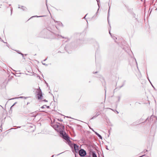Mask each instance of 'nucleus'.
<instances>
[{"instance_id": "f257e3e1", "label": "nucleus", "mask_w": 157, "mask_h": 157, "mask_svg": "<svg viewBox=\"0 0 157 157\" xmlns=\"http://www.w3.org/2000/svg\"><path fill=\"white\" fill-rule=\"evenodd\" d=\"M147 126H150L151 123H156L157 122V117L152 115L150 118L148 117L145 121Z\"/></svg>"}, {"instance_id": "f03ea898", "label": "nucleus", "mask_w": 157, "mask_h": 157, "mask_svg": "<svg viewBox=\"0 0 157 157\" xmlns=\"http://www.w3.org/2000/svg\"><path fill=\"white\" fill-rule=\"evenodd\" d=\"M39 88L36 89V92L38 99L41 100L43 96L42 94L40 87H39Z\"/></svg>"}, {"instance_id": "7ed1b4c3", "label": "nucleus", "mask_w": 157, "mask_h": 157, "mask_svg": "<svg viewBox=\"0 0 157 157\" xmlns=\"http://www.w3.org/2000/svg\"><path fill=\"white\" fill-rule=\"evenodd\" d=\"M60 134L62 135V137L63 139H64L68 142H71L69 137L66 134L65 132H64V134L63 131H60Z\"/></svg>"}, {"instance_id": "20e7f679", "label": "nucleus", "mask_w": 157, "mask_h": 157, "mask_svg": "<svg viewBox=\"0 0 157 157\" xmlns=\"http://www.w3.org/2000/svg\"><path fill=\"white\" fill-rule=\"evenodd\" d=\"M79 154L80 156L84 157L86 155V151L83 149H81L79 151Z\"/></svg>"}, {"instance_id": "39448f33", "label": "nucleus", "mask_w": 157, "mask_h": 157, "mask_svg": "<svg viewBox=\"0 0 157 157\" xmlns=\"http://www.w3.org/2000/svg\"><path fill=\"white\" fill-rule=\"evenodd\" d=\"M147 150H144V151L143 152H141L140 154H139L138 155H140V156L138 157H143V156H145V155L143 154V153H145V152H147Z\"/></svg>"}, {"instance_id": "423d86ee", "label": "nucleus", "mask_w": 157, "mask_h": 157, "mask_svg": "<svg viewBox=\"0 0 157 157\" xmlns=\"http://www.w3.org/2000/svg\"><path fill=\"white\" fill-rule=\"evenodd\" d=\"M101 114V113H100V112H96V114L93 117H92L91 118V119H93L95 118H96V117H97L99 115H100V114Z\"/></svg>"}, {"instance_id": "0eeeda50", "label": "nucleus", "mask_w": 157, "mask_h": 157, "mask_svg": "<svg viewBox=\"0 0 157 157\" xmlns=\"http://www.w3.org/2000/svg\"><path fill=\"white\" fill-rule=\"evenodd\" d=\"M74 149L76 151V152H77V151H78V146L76 145V144H74Z\"/></svg>"}, {"instance_id": "6e6552de", "label": "nucleus", "mask_w": 157, "mask_h": 157, "mask_svg": "<svg viewBox=\"0 0 157 157\" xmlns=\"http://www.w3.org/2000/svg\"><path fill=\"white\" fill-rule=\"evenodd\" d=\"M60 124L59 123H58V124H55L53 125V127L55 129H56L57 128H58L60 126L59 125Z\"/></svg>"}, {"instance_id": "1a4fd4ad", "label": "nucleus", "mask_w": 157, "mask_h": 157, "mask_svg": "<svg viewBox=\"0 0 157 157\" xmlns=\"http://www.w3.org/2000/svg\"><path fill=\"white\" fill-rule=\"evenodd\" d=\"M132 59L133 61L132 64L133 65H134V64L136 65V66L137 67V63L136 61V59L135 58H132Z\"/></svg>"}, {"instance_id": "9d476101", "label": "nucleus", "mask_w": 157, "mask_h": 157, "mask_svg": "<svg viewBox=\"0 0 157 157\" xmlns=\"http://www.w3.org/2000/svg\"><path fill=\"white\" fill-rule=\"evenodd\" d=\"M95 134L97 135L100 139H102V137L101 136L96 132H95Z\"/></svg>"}, {"instance_id": "9b49d317", "label": "nucleus", "mask_w": 157, "mask_h": 157, "mask_svg": "<svg viewBox=\"0 0 157 157\" xmlns=\"http://www.w3.org/2000/svg\"><path fill=\"white\" fill-rule=\"evenodd\" d=\"M30 116H31V117H35L36 116V113H35V112H33V113H31L30 114Z\"/></svg>"}, {"instance_id": "f8f14e48", "label": "nucleus", "mask_w": 157, "mask_h": 157, "mask_svg": "<svg viewBox=\"0 0 157 157\" xmlns=\"http://www.w3.org/2000/svg\"><path fill=\"white\" fill-rule=\"evenodd\" d=\"M151 131H153V133L152 134V136L153 137L155 135V129L153 130V128L152 127L151 128Z\"/></svg>"}, {"instance_id": "ddd939ff", "label": "nucleus", "mask_w": 157, "mask_h": 157, "mask_svg": "<svg viewBox=\"0 0 157 157\" xmlns=\"http://www.w3.org/2000/svg\"><path fill=\"white\" fill-rule=\"evenodd\" d=\"M144 122H145V121H143L141 119L140 121L138 122V123H139V124L142 123H144Z\"/></svg>"}, {"instance_id": "4468645a", "label": "nucleus", "mask_w": 157, "mask_h": 157, "mask_svg": "<svg viewBox=\"0 0 157 157\" xmlns=\"http://www.w3.org/2000/svg\"><path fill=\"white\" fill-rule=\"evenodd\" d=\"M44 16H33L32 17L29 19H30L32 18H33V17H44Z\"/></svg>"}, {"instance_id": "2eb2a0df", "label": "nucleus", "mask_w": 157, "mask_h": 157, "mask_svg": "<svg viewBox=\"0 0 157 157\" xmlns=\"http://www.w3.org/2000/svg\"><path fill=\"white\" fill-rule=\"evenodd\" d=\"M21 9H22L23 10H26V8L23 6H22L21 7Z\"/></svg>"}, {"instance_id": "dca6fc26", "label": "nucleus", "mask_w": 157, "mask_h": 157, "mask_svg": "<svg viewBox=\"0 0 157 157\" xmlns=\"http://www.w3.org/2000/svg\"><path fill=\"white\" fill-rule=\"evenodd\" d=\"M109 10H110V7H109V10H108V23H109Z\"/></svg>"}, {"instance_id": "f3484780", "label": "nucleus", "mask_w": 157, "mask_h": 157, "mask_svg": "<svg viewBox=\"0 0 157 157\" xmlns=\"http://www.w3.org/2000/svg\"><path fill=\"white\" fill-rule=\"evenodd\" d=\"M93 157H97L96 155L94 153H92Z\"/></svg>"}, {"instance_id": "a211bd4d", "label": "nucleus", "mask_w": 157, "mask_h": 157, "mask_svg": "<svg viewBox=\"0 0 157 157\" xmlns=\"http://www.w3.org/2000/svg\"><path fill=\"white\" fill-rule=\"evenodd\" d=\"M28 97H22V96H21V97H20L19 98H24V99H26Z\"/></svg>"}, {"instance_id": "6ab92c4d", "label": "nucleus", "mask_w": 157, "mask_h": 157, "mask_svg": "<svg viewBox=\"0 0 157 157\" xmlns=\"http://www.w3.org/2000/svg\"><path fill=\"white\" fill-rule=\"evenodd\" d=\"M19 52V51H17V52L18 53H19V54H21V55H22V56H23V58H24V56H23L24 55H23L22 53H21V52Z\"/></svg>"}, {"instance_id": "aec40b11", "label": "nucleus", "mask_w": 157, "mask_h": 157, "mask_svg": "<svg viewBox=\"0 0 157 157\" xmlns=\"http://www.w3.org/2000/svg\"><path fill=\"white\" fill-rule=\"evenodd\" d=\"M46 105H44L43 106H42L41 107V109H44V108H45L46 107Z\"/></svg>"}, {"instance_id": "412c9836", "label": "nucleus", "mask_w": 157, "mask_h": 157, "mask_svg": "<svg viewBox=\"0 0 157 157\" xmlns=\"http://www.w3.org/2000/svg\"><path fill=\"white\" fill-rule=\"evenodd\" d=\"M151 83V86H152V87L154 89V90H156V89L155 88L154 86H153V85L152 84V83Z\"/></svg>"}, {"instance_id": "4be33fe9", "label": "nucleus", "mask_w": 157, "mask_h": 157, "mask_svg": "<svg viewBox=\"0 0 157 157\" xmlns=\"http://www.w3.org/2000/svg\"><path fill=\"white\" fill-rule=\"evenodd\" d=\"M89 128H90L94 132H95V131H94V130L93 129L91 128L90 127V126H89Z\"/></svg>"}, {"instance_id": "5701e85b", "label": "nucleus", "mask_w": 157, "mask_h": 157, "mask_svg": "<svg viewBox=\"0 0 157 157\" xmlns=\"http://www.w3.org/2000/svg\"><path fill=\"white\" fill-rule=\"evenodd\" d=\"M120 99H121V97H118V102H119L120 101Z\"/></svg>"}, {"instance_id": "b1692460", "label": "nucleus", "mask_w": 157, "mask_h": 157, "mask_svg": "<svg viewBox=\"0 0 157 157\" xmlns=\"http://www.w3.org/2000/svg\"><path fill=\"white\" fill-rule=\"evenodd\" d=\"M113 38V39L114 40H115L116 39H117V38L116 37H114Z\"/></svg>"}, {"instance_id": "393cba45", "label": "nucleus", "mask_w": 157, "mask_h": 157, "mask_svg": "<svg viewBox=\"0 0 157 157\" xmlns=\"http://www.w3.org/2000/svg\"><path fill=\"white\" fill-rule=\"evenodd\" d=\"M42 64L46 66H47V64H46L45 63H42Z\"/></svg>"}, {"instance_id": "a878e982", "label": "nucleus", "mask_w": 157, "mask_h": 157, "mask_svg": "<svg viewBox=\"0 0 157 157\" xmlns=\"http://www.w3.org/2000/svg\"><path fill=\"white\" fill-rule=\"evenodd\" d=\"M46 31H47V30H44L42 32V33H44V32H46Z\"/></svg>"}, {"instance_id": "bb28decb", "label": "nucleus", "mask_w": 157, "mask_h": 157, "mask_svg": "<svg viewBox=\"0 0 157 157\" xmlns=\"http://www.w3.org/2000/svg\"><path fill=\"white\" fill-rule=\"evenodd\" d=\"M147 79H148V80H149V81L150 82V83H151V82L150 81V79H149V78L148 77H147Z\"/></svg>"}, {"instance_id": "cd10ccee", "label": "nucleus", "mask_w": 157, "mask_h": 157, "mask_svg": "<svg viewBox=\"0 0 157 157\" xmlns=\"http://www.w3.org/2000/svg\"><path fill=\"white\" fill-rule=\"evenodd\" d=\"M109 33L110 35L111 36V37H113L112 36L111 34V33L110 32V31L109 30Z\"/></svg>"}, {"instance_id": "c85d7f7f", "label": "nucleus", "mask_w": 157, "mask_h": 157, "mask_svg": "<svg viewBox=\"0 0 157 157\" xmlns=\"http://www.w3.org/2000/svg\"><path fill=\"white\" fill-rule=\"evenodd\" d=\"M67 46H66V47H65V50H67Z\"/></svg>"}, {"instance_id": "c756f323", "label": "nucleus", "mask_w": 157, "mask_h": 157, "mask_svg": "<svg viewBox=\"0 0 157 157\" xmlns=\"http://www.w3.org/2000/svg\"><path fill=\"white\" fill-rule=\"evenodd\" d=\"M46 85H47V86L48 87V83H47L46 82Z\"/></svg>"}, {"instance_id": "7c9ffc66", "label": "nucleus", "mask_w": 157, "mask_h": 157, "mask_svg": "<svg viewBox=\"0 0 157 157\" xmlns=\"http://www.w3.org/2000/svg\"><path fill=\"white\" fill-rule=\"evenodd\" d=\"M16 103H14V104H13L12 106L11 107V108Z\"/></svg>"}, {"instance_id": "2f4dec72", "label": "nucleus", "mask_w": 157, "mask_h": 157, "mask_svg": "<svg viewBox=\"0 0 157 157\" xmlns=\"http://www.w3.org/2000/svg\"><path fill=\"white\" fill-rule=\"evenodd\" d=\"M46 107L47 108H49V106H46Z\"/></svg>"}, {"instance_id": "473e14b6", "label": "nucleus", "mask_w": 157, "mask_h": 157, "mask_svg": "<svg viewBox=\"0 0 157 157\" xmlns=\"http://www.w3.org/2000/svg\"><path fill=\"white\" fill-rule=\"evenodd\" d=\"M124 84H123V85H122L121 86H120V88H121L123 86H124Z\"/></svg>"}, {"instance_id": "72a5a7b5", "label": "nucleus", "mask_w": 157, "mask_h": 157, "mask_svg": "<svg viewBox=\"0 0 157 157\" xmlns=\"http://www.w3.org/2000/svg\"><path fill=\"white\" fill-rule=\"evenodd\" d=\"M44 101H45V102H48V101L46 100L45 99L44 100H43Z\"/></svg>"}, {"instance_id": "f704fd0d", "label": "nucleus", "mask_w": 157, "mask_h": 157, "mask_svg": "<svg viewBox=\"0 0 157 157\" xmlns=\"http://www.w3.org/2000/svg\"><path fill=\"white\" fill-rule=\"evenodd\" d=\"M58 120L59 121H63V120H61V119H60V120H59V119H58Z\"/></svg>"}, {"instance_id": "c9c22d12", "label": "nucleus", "mask_w": 157, "mask_h": 157, "mask_svg": "<svg viewBox=\"0 0 157 157\" xmlns=\"http://www.w3.org/2000/svg\"><path fill=\"white\" fill-rule=\"evenodd\" d=\"M63 153V152H62V153H59V154H58L57 155H59L60 154H62V153Z\"/></svg>"}, {"instance_id": "e433bc0d", "label": "nucleus", "mask_w": 157, "mask_h": 157, "mask_svg": "<svg viewBox=\"0 0 157 157\" xmlns=\"http://www.w3.org/2000/svg\"><path fill=\"white\" fill-rule=\"evenodd\" d=\"M87 15V14H86L85 15V16L84 17V19H86L85 17H86V16Z\"/></svg>"}, {"instance_id": "4c0bfd02", "label": "nucleus", "mask_w": 157, "mask_h": 157, "mask_svg": "<svg viewBox=\"0 0 157 157\" xmlns=\"http://www.w3.org/2000/svg\"><path fill=\"white\" fill-rule=\"evenodd\" d=\"M12 8L11 9V14L12 13Z\"/></svg>"}, {"instance_id": "58836bf2", "label": "nucleus", "mask_w": 157, "mask_h": 157, "mask_svg": "<svg viewBox=\"0 0 157 157\" xmlns=\"http://www.w3.org/2000/svg\"><path fill=\"white\" fill-rule=\"evenodd\" d=\"M97 73V71H96V72H93V73H95H95Z\"/></svg>"}, {"instance_id": "ea45409f", "label": "nucleus", "mask_w": 157, "mask_h": 157, "mask_svg": "<svg viewBox=\"0 0 157 157\" xmlns=\"http://www.w3.org/2000/svg\"><path fill=\"white\" fill-rule=\"evenodd\" d=\"M116 112H117V114L119 113V112H118L117 111H116Z\"/></svg>"}, {"instance_id": "a19ab883", "label": "nucleus", "mask_w": 157, "mask_h": 157, "mask_svg": "<svg viewBox=\"0 0 157 157\" xmlns=\"http://www.w3.org/2000/svg\"><path fill=\"white\" fill-rule=\"evenodd\" d=\"M47 59H45L44 60V61H45L47 60Z\"/></svg>"}, {"instance_id": "79ce46f5", "label": "nucleus", "mask_w": 157, "mask_h": 157, "mask_svg": "<svg viewBox=\"0 0 157 157\" xmlns=\"http://www.w3.org/2000/svg\"><path fill=\"white\" fill-rule=\"evenodd\" d=\"M21 127V126H18L17 128H20Z\"/></svg>"}, {"instance_id": "37998d69", "label": "nucleus", "mask_w": 157, "mask_h": 157, "mask_svg": "<svg viewBox=\"0 0 157 157\" xmlns=\"http://www.w3.org/2000/svg\"><path fill=\"white\" fill-rule=\"evenodd\" d=\"M134 123H133V125H135V124H134Z\"/></svg>"}, {"instance_id": "c03bdc74", "label": "nucleus", "mask_w": 157, "mask_h": 157, "mask_svg": "<svg viewBox=\"0 0 157 157\" xmlns=\"http://www.w3.org/2000/svg\"><path fill=\"white\" fill-rule=\"evenodd\" d=\"M108 109H111V110H113V111L112 109H111V108H108Z\"/></svg>"}, {"instance_id": "a18cd8bd", "label": "nucleus", "mask_w": 157, "mask_h": 157, "mask_svg": "<svg viewBox=\"0 0 157 157\" xmlns=\"http://www.w3.org/2000/svg\"><path fill=\"white\" fill-rule=\"evenodd\" d=\"M54 156V155H53L51 157H53V156Z\"/></svg>"}, {"instance_id": "49530a36", "label": "nucleus", "mask_w": 157, "mask_h": 157, "mask_svg": "<svg viewBox=\"0 0 157 157\" xmlns=\"http://www.w3.org/2000/svg\"><path fill=\"white\" fill-rule=\"evenodd\" d=\"M62 127H63V128H64V126H62Z\"/></svg>"}, {"instance_id": "de8ad7c7", "label": "nucleus", "mask_w": 157, "mask_h": 157, "mask_svg": "<svg viewBox=\"0 0 157 157\" xmlns=\"http://www.w3.org/2000/svg\"><path fill=\"white\" fill-rule=\"evenodd\" d=\"M106 149H108V147H106Z\"/></svg>"}, {"instance_id": "09e8293b", "label": "nucleus", "mask_w": 157, "mask_h": 157, "mask_svg": "<svg viewBox=\"0 0 157 157\" xmlns=\"http://www.w3.org/2000/svg\"><path fill=\"white\" fill-rule=\"evenodd\" d=\"M106 149H108V147H106Z\"/></svg>"}, {"instance_id": "8fccbe9b", "label": "nucleus", "mask_w": 157, "mask_h": 157, "mask_svg": "<svg viewBox=\"0 0 157 157\" xmlns=\"http://www.w3.org/2000/svg\"><path fill=\"white\" fill-rule=\"evenodd\" d=\"M14 98H12V99H11V100H12V99H14Z\"/></svg>"}, {"instance_id": "3c124183", "label": "nucleus", "mask_w": 157, "mask_h": 157, "mask_svg": "<svg viewBox=\"0 0 157 157\" xmlns=\"http://www.w3.org/2000/svg\"><path fill=\"white\" fill-rule=\"evenodd\" d=\"M48 33H50V32L49 31H48Z\"/></svg>"}, {"instance_id": "603ef678", "label": "nucleus", "mask_w": 157, "mask_h": 157, "mask_svg": "<svg viewBox=\"0 0 157 157\" xmlns=\"http://www.w3.org/2000/svg\"><path fill=\"white\" fill-rule=\"evenodd\" d=\"M18 8H20V7H18Z\"/></svg>"}]
</instances>
